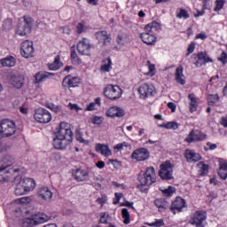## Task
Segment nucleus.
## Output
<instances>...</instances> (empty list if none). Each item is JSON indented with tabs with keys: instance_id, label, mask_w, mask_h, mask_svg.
Returning a JSON list of instances; mask_svg holds the SVG:
<instances>
[{
	"instance_id": "f257e3e1",
	"label": "nucleus",
	"mask_w": 227,
	"mask_h": 227,
	"mask_svg": "<svg viewBox=\"0 0 227 227\" xmlns=\"http://www.w3.org/2000/svg\"><path fill=\"white\" fill-rule=\"evenodd\" d=\"M74 139V133L70 129V124L60 122L59 129L53 138V146L56 150H65Z\"/></svg>"
},
{
	"instance_id": "f03ea898",
	"label": "nucleus",
	"mask_w": 227,
	"mask_h": 227,
	"mask_svg": "<svg viewBox=\"0 0 227 227\" xmlns=\"http://www.w3.org/2000/svg\"><path fill=\"white\" fill-rule=\"evenodd\" d=\"M137 178L140 184L137 185V189H138L141 192H148V188L145 187H150V185L157 182L155 168L153 167H148L145 171H140Z\"/></svg>"
},
{
	"instance_id": "7ed1b4c3",
	"label": "nucleus",
	"mask_w": 227,
	"mask_h": 227,
	"mask_svg": "<svg viewBox=\"0 0 227 227\" xmlns=\"http://www.w3.org/2000/svg\"><path fill=\"white\" fill-rule=\"evenodd\" d=\"M160 29V24L157 21H153L145 27V33L140 35L142 42L146 45H154L157 42V37L153 35L156 31Z\"/></svg>"
},
{
	"instance_id": "20e7f679",
	"label": "nucleus",
	"mask_w": 227,
	"mask_h": 227,
	"mask_svg": "<svg viewBox=\"0 0 227 227\" xmlns=\"http://www.w3.org/2000/svg\"><path fill=\"white\" fill-rule=\"evenodd\" d=\"M33 29V19L29 16H23L19 20L18 27L16 30L17 35L20 36H27L31 35Z\"/></svg>"
},
{
	"instance_id": "39448f33",
	"label": "nucleus",
	"mask_w": 227,
	"mask_h": 227,
	"mask_svg": "<svg viewBox=\"0 0 227 227\" xmlns=\"http://www.w3.org/2000/svg\"><path fill=\"white\" fill-rule=\"evenodd\" d=\"M17 132V127L13 121L4 119L0 122V134L4 137H12Z\"/></svg>"
},
{
	"instance_id": "423d86ee",
	"label": "nucleus",
	"mask_w": 227,
	"mask_h": 227,
	"mask_svg": "<svg viewBox=\"0 0 227 227\" xmlns=\"http://www.w3.org/2000/svg\"><path fill=\"white\" fill-rule=\"evenodd\" d=\"M104 95L109 100H118L121 98V88L118 85L107 84L104 89Z\"/></svg>"
},
{
	"instance_id": "0eeeda50",
	"label": "nucleus",
	"mask_w": 227,
	"mask_h": 227,
	"mask_svg": "<svg viewBox=\"0 0 227 227\" xmlns=\"http://www.w3.org/2000/svg\"><path fill=\"white\" fill-rule=\"evenodd\" d=\"M173 164L167 160L160 166L159 176L161 180H173Z\"/></svg>"
},
{
	"instance_id": "6e6552de",
	"label": "nucleus",
	"mask_w": 227,
	"mask_h": 227,
	"mask_svg": "<svg viewBox=\"0 0 227 227\" xmlns=\"http://www.w3.org/2000/svg\"><path fill=\"white\" fill-rule=\"evenodd\" d=\"M34 118L38 123H49L52 120V115L45 108H37L35 111Z\"/></svg>"
},
{
	"instance_id": "1a4fd4ad",
	"label": "nucleus",
	"mask_w": 227,
	"mask_h": 227,
	"mask_svg": "<svg viewBox=\"0 0 227 227\" xmlns=\"http://www.w3.org/2000/svg\"><path fill=\"white\" fill-rule=\"evenodd\" d=\"M207 221V213L203 211H196L191 217L189 223L196 227H205Z\"/></svg>"
},
{
	"instance_id": "9d476101",
	"label": "nucleus",
	"mask_w": 227,
	"mask_h": 227,
	"mask_svg": "<svg viewBox=\"0 0 227 227\" xmlns=\"http://www.w3.org/2000/svg\"><path fill=\"white\" fill-rule=\"evenodd\" d=\"M76 49L81 56H91V43L86 37L78 42Z\"/></svg>"
},
{
	"instance_id": "9b49d317",
	"label": "nucleus",
	"mask_w": 227,
	"mask_h": 227,
	"mask_svg": "<svg viewBox=\"0 0 227 227\" xmlns=\"http://www.w3.org/2000/svg\"><path fill=\"white\" fill-rule=\"evenodd\" d=\"M184 208H187V202L182 197H176L175 200L172 201L169 210L175 215L184 212Z\"/></svg>"
},
{
	"instance_id": "f8f14e48",
	"label": "nucleus",
	"mask_w": 227,
	"mask_h": 227,
	"mask_svg": "<svg viewBox=\"0 0 227 227\" xmlns=\"http://www.w3.org/2000/svg\"><path fill=\"white\" fill-rule=\"evenodd\" d=\"M20 54L23 58L27 59L33 58L35 55V48L33 47V42L26 40L21 43Z\"/></svg>"
},
{
	"instance_id": "ddd939ff",
	"label": "nucleus",
	"mask_w": 227,
	"mask_h": 227,
	"mask_svg": "<svg viewBox=\"0 0 227 227\" xmlns=\"http://www.w3.org/2000/svg\"><path fill=\"white\" fill-rule=\"evenodd\" d=\"M192 57L194 58V59H197L194 62V65L195 67H197V68L203 67V65H206L207 63H214V60H212V59L209 58L208 54H207V52L205 51H200L197 54H193Z\"/></svg>"
},
{
	"instance_id": "4468645a",
	"label": "nucleus",
	"mask_w": 227,
	"mask_h": 227,
	"mask_svg": "<svg viewBox=\"0 0 227 227\" xmlns=\"http://www.w3.org/2000/svg\"><path fill=\"white\" fill-rule=\"evenodd\" d=\"M131 159H134L138 162L148 160V159H150V151L145 147H140L132 153Z\"/></svg>"
},
{
	"instance_id": "2eb2a0df",
	"label": "nucleus",
	"mask_w": 227,
	"mask_h": 227,
	"mask_svg": "<svg viewBox=\"0 0 227 227\" xmlns=\"http://www.w3.org/2000/svg\"><path fill=\"white\" fill-rule=\"evenodd\" d=\"M205 139H207V134L200 130L192 129L184 141L191 144L194 142L205 141Z\"/></svg>"
},
{
	"instance_id": "dca6fc26",
	"label": "nucleus",
	"mask_w": 227,
	"mask_h": 227,
	"mask_svg": "<svg viewBox=\"0 0 227 227\" xmlns=\"http://www.w3.org/2000/svg\"><path fill=\"white\" fill-rule=\"evenodd\" d=\"M20 168H8L7 166H0V182H8L13 173H19Z\"/></svg>"
},
{
	"instance_id": "f3484780",
	"label": "nucleus",
	"mask_w": 227,
	"mask_h": 227,
	"mask_svg": "<svg viewBox=\"0 0 227 227\" xmlns=\"http://www.w3.org/2000/svg\"><path fill=\"white\" fill-rule=\"evenodd\" d=\"M7 81L11 86L13 88H17V90H20L22 86H24V76L20 74H10L7 78Z\"/></svg>"
},
{
	"instance_id": "a211bd4d",
	"label": "nucleus",
	"mask_w": 227,
	"mask_h": 227,
	"mask_svg": "<svg viewBox=\"0 0 227 227\" xmlns=\"http://www.w3.org/2000/svg\"><path fill=\"white\" fill-rule=\"evenodd\" d=\"M155 88L148 83H144L138 88V93L141 98H147V97H153Z\"/></svg>"
},
{
	"instance_id": "6ab92c4d",
	"label": "nucleus",
	"mask_w": 227,
	"mask_h": 227,
	"mask_svg": "<svg viewBox=\"0 0 227 227\" xmlns=\"http://www.w3.org/2000/svg\"><path fill=\"white\" fill-rule=\"evenodd\" d=\"M81 79L79 77H72L70 75L66 76L62 81L63 88H77Z\"/></svg>"
},
{
	"instance_id": "aec40b11",
	"label": "nucleus",
	"mask_w": 227,
	"mask_h": 227,
	"mask_svg": "<svg viewBox=\"0 0 227 227\" xmlns=\"http://www.w3.org/2000/svg\"><path fill=\"white\" fill-rule=\"evenodd\" d=\"M108 118H123L125 116V110L118 106H112L106 111Z\"/></svg>"
},
{
	"instance_id": "412c9836",
	"label": "nucleus",
	"mask_w": 227,
	"mask_h": 227,
	"mask_svg": "<svg viewBox=\"0 0 227 227\" xmlns=\"http://www.w3.org/2000/svg\"><path fill=\"white\" fill-rule=\"evenodd\" d=\"M73 176L76 182H86L90 178V172L78 168L73 173Z\"/></svg>"
},
{
	"instance_id": "4be33fe9",
	"label": "nucleus",
	"mask_w": 227,
	"mask_h": 227,
	"mask_svg": "<svg viewBox=\"0 0 227 227\" xmlns=\"http://www.w3.org/2000/svg\"><path fill=\"white\" fill-rule=\"evenodd\" d=\"M184 157L188 162H198L201 160V155L194 152V150L186 149L184 151Z\"/></svg>"
},
{
	"instance_id": "5701e85b",
	"label": "nucleus",
	"mask_w": 227,
	"mask_h": 227,
	"mask_svg": "<svg viewBox=\"0 0 227 227\" xmlns=\"http://www.w3.org/2000/svg\"><path fill=\"white\" fill-rule=\"evenodd\" d=\"M37 194L39 198H41L44 201H49L52 200V192H51L49 187L42 186L38 189Z\"/></svg>"
},
{
	"instance_id": "b1692460",
	"label": "nucleus",
	"mask_w": 227,
	"mask_h": 227,
	"mask_svg": "<svg viewBox=\"0 0 227 227\" xmlns=\"http://www.w3.org/2000/svg\"><path fill=\"white\" fill-rule=\"evenodd\" d=\"M21 185L27 190V192H31L36 187V181L33 178H24L20 180Z\"/></svg>"
},
{
	"instance_id": "393cba45",
	"label": "nucleus",
	"mask_w": 227,
	"mask_h": 227,
	"mask_svg": "<svg viewBox=\"0 0 227 227\" xmlns=\"http://www.w3.org/2000/svg\"><path fill=\"white\" fill-rule=\"evenodd\" d=\"M154 205L157 207L159 212H166L168 208H170L169 202L166 199H156Z\"/></svg>"
},
{
	"instance_id": "a878e982",
	"label": "nucleus",
	"mask_w": 227,
	"mask_h": 227,
	"mask_svg": "<svg viewBox=\"0 0 227 227\" xmlns=\"http://www.w3.org/2000/svg\"><path fill=\"white\" fill-rule=\"evenodd\" d=\"M218 176L222 180H226L227 178V161L224 160H220Z\"/></svg>"
},
{
	"instance_id": "bb28decb",
	"label": "nucleus",
	"mask_w": 227,
	"mask_h": 227,
	"mask_svg": "<svg viewBox=\"0 0 227 227\" xmlns=\"http://www.w3.org/2000/svg\"><path fill=\"white\" fill-rule=\"evenodd\" d=\"M96 152L98 153H101V155H104V157H110L112 155L111 149H109V145L98 144L96 145Z\"/></svg>"
},
{
	"instance_id": "cd10ccee",
	"label": "nucleus",
	"mask_w": 227,
	"mask_h": 227,
	"mask_svg": "<svg viewBox=\"0 0 227 227\" xmlns=\"http://www.w3.org/2000/svg\"><path fill=\"white\" fill-rule=\"evenodd\" d=\"M176 81L178 84H181L182 86H184V84H185V75H184V67L183 66H179L176 69Z\"/></svg>"
},
{
	"instance_id": "c85d7f7f",
	"label": "nucleus",
	"mask_w": 227,
	"mask_h": 227,
	"mask_svg": "<svg viewBox=\"0 0 227 227\" xmlns=\"http://www.w3.org/2000/svg\"><path fill=\"white\" fill-rule=\"evenodd\" d=\"M63 67V63L61 62V57L57 55L54 59V61L51 64H48L49 70L56 71L59 70Z\"/></svg>"
},
{
	"instance_id": "c756f323",
	"label": "nucleus",
	"mask_w": 227,
	"mask_h": 227,
	"mask_svg": "<svg viewBox=\"0 0 227 227\" xmlns=\"http://www.w3.org/2000/svg\"><path fill=\"white\" fill-rule=\"evenodd\" d=\"M50 77H54V73L38 72L35 74V82H42L43 81H45V79H49Z\"/></svg>"
},
{
	"instance_id": "7c9ffc66",
	"label": "nucleus",
	"mask_w": 227,
	"mask_h": 227,
	"mask_svg": "<svg viewBox=\"0 0 227 227\" xmlns=\"http://www.w3.org/2000/svg\"><path fill=\"white\" fill-rule=\"evenodd\" d=\"M176 19H183L184 20H187V19H190L191 14H189V12L184 8H177L176 11Z\"/></svg>"
},
{
	"instance_id": "2f4dec72",
	"label": "nucleus",
	"mask_w": 227,
	"mask_h": 227,
	"mask_svg": "<svg viewBox=\"0 0 227 227\" xmlns=\"http://www.w3.org/2000/svg\"><path fill=\"white\" fill-rule=\"evenodd\" d=\"M188 98L190 100V113H196L198 111V101L194 94H189Z\"/></svg>"
},
{
	"instance_id": "473e14b6",
	"label": "nucleus",
	"mask_w": 227,
	"mask_h": 227,
	"mask_svg": "<svg viewBox=\"0 0 227 227\" xmlns=\"http://www.w3.org/2000/svg\"><path fill=\"white\" fill-rule=\"evenodd\" d=\"M34 220L35 221V224L38 225L43 223H47V221L49 220V216L43 213H38L35 215Z\"/></svg>"
},
{
	"instance_id": "72a5a7b5",
	"label": "nucleus",
	"mask_w": 227,
	"mask_h": 227,
	"mask_svg": "<svg viewBox=\"0 0 227 227\" xmlns=\"http://www.w3.org/2000/svg\"><path fill=\"white\" fill-rule=\"evenodd\" d=\"M103 64L101 66V71L102 72H111L112 68H113V61L111 60V58L108 57L107 59L103 60Z\"/></svg>"
},
{
	"instance_id": "f704fd0d",
	"label": "nucleus",
	"mask_w": 227,
	"mask_h": 227,
	"mask_svg": "<svg viewBox=\"0 0 227 227\" xmlns=\"http://www.w3.org/2000/svg\"><path fill=\"white\" fill-rule=\"evenodd\" d=\"M15 61H16L15 58L8 57L1 60V65L2 67H15Z\"/></svg>"
},
{
	"instance_id": "c9c22d12",
	"label": "nucleus",
	"mask_w": 227,
	"mask_h": 227,
	"mask_svg": "<svg viewBox=\"0 0 227 227\" xmlns=\"http://www.w3.org/2000/svg\"><path fill=\"white\" fill-rule=\"evenodd\" d=\"M14 194L16 196H22L24 194H27L26 188H24V185L20 183V181L16 185Z\"/></svg>"
},
{
	"instance_id": "e433bc0d",
	"label": "nucleus",
	"mask_w": 227,
	"mask_h": 227,
	"mask_svg": "<svg viewBox=\"0 0 227 227\" xmlns=\"http://www.w3.org/2000/svg\"><path fill=\"white\" fill-rule=\"evenodd\" d=\"M221 100V98L217 94H209L207 95V104L208 106H215L217 102Z\"/></svg>"
},
{
	"instance_id": "4c0bfd02",
	"label": "nucleus",
	"mask_w": 227,
	"mask_h": 227,
	"mask_svg": "<svg viewBox=\"0 0 227 227\" xmlns=\"http://www.w3.org/2000/svg\"><path fill=\"white\" fill-rule=\"evenodd\" d=\"M21 226L22 227H34V226H36V221L35 220V217H33V218H24L21 221Z\"/></svg>"
},
{
	"instance_id": "58836bf2",
	"label": "nucleus",
	"mask_w": 227,
	"mask_h": 227,
	"mask_svg": "<svg viewBox=\"0 0 227 227\" xmlns=\"http://www.w3.org/2000/svg\"><path fill=\"white\" fill-rule=\"evenodd\" d=\"M109 221H111V216L107 212H102L99 214V223L100 224H109Z\"/></svg>"
},
{
	"instance_id": "ea45409f",
	"label": "nucleus",
	"mask_w": 227,
	"mask_h": 227,
	"mask_svg": "<svg viewBox=\"0 0 227 227\" xmlns=\"http://www.w3.org/2000/svg\"><path fill=\"white\" fill-rule=\"evenodd\" d=\"M160 127L161 129H172L173 130H176V129H178L179 127V124L176 121H169L167 123L160 124Z\"/></svg>"
},
{
	"instance_id": "a19ab883",
	"label": "nucleus",
	"mask_w": 227,
	"mask_h": 227,
	"mask_svg": "<svg viewBox=\"0 0 227 227\" xmlns=\"http://www.w3.org/2000/svg\"><path fill=\"white\" fill-rule=\"evenodd\" d=\"M121 215L124 218L123 220L124 224H130V213H129L128 208L121 209Z\"/></svg>"
},
{
	"instance_id": "79ce46f5",
	"label": "nucleus",
	"mask_w": 227,
	"mask_h": 227,
	"mask_svg": "<svg viewBox=\"0 0 227 227\" xmlns=\"http://www.w3.org/2000/svg\"><path fill=\"white\" fill-rule=\"evenodd\" d=\"M160 191L162 192L165 198H171V196H173V194L175 193V188L173 186H168L165 190L160 189Z\"/></svg>"
},
{
	"instance_id": "37998d69",
	"label": "nucleus",
	"mask_w": 227,
	"mask_h": 227,
	"mask_svg": "<svg viewBox=\"0 0 227 227\" xmlns=\"http://www.w3.org/2000/svg\"><path fill=\"white\" fill-rule=\"evenodd\" d=\"M46 107H48V109H51V111H53V113H56V114H60V113H63L61 106H56L52 103H50L46 105Z\"/></svg>"
},
{
	"instance_id": "c03bdc74",
	"label": "nucleus",
	"mask_w": 227,
	"mask_h": 227,
	"mask_svg": "<svg viewBox=\"0 0 227 227\" xmlns=\"http://www.w3.org/2000/svg\"><path fill=\"white\" fill-rule=\"evenodd\" d=\"M3 162L4 164H2V166H7V168H10V166L15 162V159H13L12 156L8 155L3 159Z\"/></svg>"
},
{
	"instance_id": "a18cd8bd",
	"label": "nucleus",
	"mask_w": 227,
	"mask_h": 227,
	"mask_svg": "<svg viewBox=\"0 0 227 227\" xmlns=\"http://www.w3.org/2000/svg\"><path fill=\"white\" fill-rule=\"evenodd\" d=\"M198 166H201L200 173L201 176H205V175L208 173V165L205 164L203 161H200L198 163Z\"/></svg>"
},
{
	"instance_id": "49530a36",
	"label": "nucleus",
	"mask_w": 227,
	"mask_h": 227,
	"mask_svg": "<svg viewBox=\"0 0 227 227\" xmlns=\"http://www.w3.org/2000/svg\"><path fill=\"white\" fill-rule=\"evenodd\" d=\"M109 34H107V31L106 30H102V31H98L96 32L95 36L97 38V40H98L99 42L104 40L106 36H107Z\"/></svg>"
},
{
	"instance_id": "de8ad7c7",
	"label": "nucleus",
	"mask_w": 227,
	"mask_h": 227,
	"mask_svg": "<svg viewBox=\"0 0 227 227\" xmlns=\"http://www.w3.org/2000/svg\"><path fill=\"white\" fill-rule=\"evenodd\" d=\"M12 26H13V21L12 20V19H6L3 23V27L6 31L12 29Z\"/></svg>"
},
{
	"instance_id": "09e8293b",
	"label": "nucleus",
	"mask_w": 227,
	"mask_h": 227,
	"mask_svg": "<svg viewBox=\"0 0 227 227\" xmlns=\"http://www.w3.org/2000/svg\"><path fill=\"white\" fill-rule=\"evenodd\" d=\"M71 59L76 63V65H81V59L77 56L75 50H72L71 51Z\"/></svg>"
},
{
	"instance_id": "8fccbe9b",
	"label": "nucleus",
	"mask_w": 227,
	"mask_h": 227,
	"mask_svg": "<svg viewBox=\"0 0 227 227\" xmlns=\"http://www.w3.org/2000/svg\"><path fill=\"white\" fill-rule=\"evenodd\" d=\"M224 0H216L215 1V12H219L224 8Z\"/></svg>"
},
{
	"instance_id": "3c124183",
	"label": "nucleus",
	"mask_w": 227,
	"mask_h": 227,
	"mask_svg": "<svg viewBox=\"0 0 227 227\" xmlns=\"http://www.w3.org/2000/svg\"><path fill=\"white\" fill-rule=\"evenodd\" d=\"M164 220L163 219H159V220H155L154 223H148V226H155V227H160V226H164Z\"/></svg>"
},
{
	"instance_id": "603ef678",
	"label": "nucleus",
	"mask_w": 227,
	"mask_h": 227,
	"mask_svg": "<svg viewBox=\"0 0 227 227\" xmlns=\"http://www.w3.org/2000/svg\"><path fill=\"white\" fill-rule=\"evenodd\" d=\"M147 67L149 68V74L151 75H155V65L152 64V62H150V60H147Z\"/></svg>"
},
{
	"instance_id": "864d4df0",
	"label": "nucleus",
	"mask_w": 227,
	"mask_h": 227,
	"mask_svg": "<svg viewBox=\"0 0 227 227\" xmlns=\"http://www.w3.org/2000/svg\"><path fill=\"white\" fill-rule=\"evenodd\" d=\"M194 49H196V43L192 42L188 46V52L186 53V56H189V54H192V52H194Z\"/></svg>"
},
{
	"instance_id": "5fc2aeb1",
	"label": "nucleus",
	"mask_w": 227,
	"mask_h": 227,
	"mask_svg": "<svg viewBox=\"0 0 227 227\" xmlns=\"http://www.w3.org/2000/svg\"><path fill=\"white\" fill-rule=\"evenodd\" d=\"M209 183L216 187H221L223 185V183H221V181L215 179V177L210 178Z\"/></svg>"
},
{
	"instance_id": "6e6d98bb",
	"label": "nucleus",
	"mask_w": 227,
	"mask_h": 227,
	"mask_svg": "<svg viewBox=\"0 0 227 227\" xmlns=\"http://www.w3.org/2000/svg\"><path fill=\"white\" fill-rule=\"evenodd\" d=\"M16 201H17V203H21V204L31 203V198L22 197V198L18 199Z\"/></svg>"
},
{
	"instance_id": "4d7b16f0",
	"label": "nucleus",
	"mask_w": 227,
	"mask_h": 227,
	"mask_svg": "<svg viewBox=\"0 0 227 227\" xmlns=\"http://www.w3.org/2000/svg\"><path fill=\"white\" fill-rule=\"evenodd\" d=\"M218 61L223 62V65H226L227 63V54L223 51L221 56L218 58Z\"/></svg>"
},
{
	"instance_id": "13d9d810",
	"label": "nucleus",
	"mask_w": 227,
	"mask_h": 227,
	"mask_svg": "<svg viewBox=\"0 0 227 227\" xmlns=\"http://www.w3.org/2000/svg\"><path fill=\"white\" fill-rule=\"evenodd\" d=\"M84 29H85L84 25L82 23H78V25L76 26V33L78 35H82Z\"/></svg>"
},
{
	"instance_id": "bf43d9fd",
	"label": "nucleus",
	"mask_w": 227,
	"mask_h": 227,
	"mask_svg": "<svg viewBox=\"0 0 227 227\" xmlns=\"http://www.w3.org/2000/svg\"><path fill=\"white\" fill-rule=\"evenodd\" d=\"M196 40H207V34L205 32H201L200 34L196 35Z\"/></svg>"
},
{
	"instance_id": "052dcab7",
	"label": "nucleus",
	"mask_w": 227,
	"mask_h": 227,
	"mask_svg": "<svg viewBox=\"0 0 227 227\" xmlns=\"http://www.w3.org/2000/svg\"><path fill=\"white\" fill-rule=\"evenodd\" d=\"M75 137L80 143H84V138H82V133L81 131H76Z\"/></svg>"
},
{
	"instance_id": "680f3d73",
	"label": "nucleus",
	"mask_w": 227,
	"mask_h": 227,
	"mask_svg": "<svg viewBox=\"0 0 227 227\" xmlns=\"http://www.w3.org/2000/svg\"><path fill=\"white\" fill-rule=\"evenodd\" d=\"M68 107L69 109H71V111H79V106H77V104H72V103H69L68 104Z\"/></svg>"
},
{
	"instance_id": "e2e57ef3",
	"label": "nucleus",
	"mask_w": 227,
	"mask_h": 227,
	"mask_svg": "<svg viewBox=\"0 0 227 227\" xmlns=\"http://www.w3.org/2000/svg\"><path fill=\"white\" fill-rule=\"evenodd\" d=\"M168 109H171L172 113H175L176 111V105L173 102L168 103Z\"/></svg>"
},
{
	"instance_id": "0e129e2a",
	"label": "nucleus",
	"mask_w": 227,
	"mask_h": 227,
	"mask_svg": "<svg viewBox=\"0 0 227 227\" xmlns=\"http://www.w3.org/2000/svg\"><path fill=\"white\" fill-rule=\"evenodd\" d=\"M111 35L108 34V35H106L105 39H103V45H107V43H111Z\"/></svg>"
},
{
	"instance_id": "69168bd1",
	"label": "nucleus",
	"mask_w": 227,
	"mask_h": 227,
	"mask_svg": "<svg viewBox=\"0 0 227 227\" xmlns=\"http://www.w3.org/2000/svg\"><path fill=\"white\" fill-rule=\"evenodd\" d=\"M92 123H94L96 125H100V123H102V119L98 116H95L93 118Z\"/></svg>"
},
{
	"instance_id": "338daca9",
	"label": "nucleus",
	"mask_w": 227,
	"mask_h": 227,
	"mask_svg": "<svg viewBox=\"0 0 227 227\" xmlns=\"http://www.w3.org/2000/svg\"><path fill=\"white\" fill-rule=\"evenodd\" d=\"M95 106H96L95 103H90V104L87 106L86 111H95Z\"/></svg>"
},
{
	"instance_id": "774afa93",
	"label": "nucleus",
	"mask_w": 227,
	"mask_h": 227,
	"mask_svg": "<svg viewBox=\"0 0 227 227\" xmlns=\"http://www.w3.org/2000/svg\"><path fill=\"white\" fill-rule=\"evenodd\" d=\"M221 125H223L225 128L227 127V117H222Z\"/></svg>"
}]
</instances>
